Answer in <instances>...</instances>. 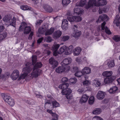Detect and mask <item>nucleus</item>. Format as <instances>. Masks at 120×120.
I'll return each instance as SVG.
<instances>
[{"label":"nucleus","mask_w":120,"mask_h":120,"mask_svg":"<svg viewBox=\"0 0 120 120\" xmlns=\"http://www.w3.org/2000/svg\"><path fill=\"white\" fill-rule=\"evenodd\" d=\"M31 62H28L26 64V67L23 68L22 70L23 73L19 78V80L24 79L28 73L31 71L32 70V68L31 67Z\"/></svg>","instance_id":"f257e3e1"},{"label":"nucleus","mask_w":120,"mask_h":120,"mask_svg":"<svg viewBox=\"0 0 120 120\" xmlns=\"http://www.w3.org/2000/svg\"><path fill=\"white\" fill-rule=\"evenodd\" d=\"M3 21L9 25L15 27L16 23V18L15 17L11 19V17L9 15H6L3 18Z\"/></svg>","instance_id":"f03ea898"},{"label":"nucleus","mask_w":120,"mask_h":120,"mask_svg":"<svg viewBox=\"0 0 120 120\" xmlns=\"http://www.w3.org/2000/svg\"><path fill=\"white\" fill-rule=\"evenodd\" d=\"M70 67L69 66H59L56 69V71L58 73H61L64 72H68L70 70Z\"/></svg>","instance_id":"7ed1b4c3"},{"label":"nucleus","mask_w":120,"mask_h":120,"mask_svg":"<svg viewBox=\"0 0 120 120\" xmlns=\"http://www.w3.org/2000/svg\"><path fill=\"white\" fill-rule=\"evenodd\" d=\"M78 26L76 25H74L73 26V29L74 32L72 35L75 38L79 37L81 34V32L77 30Z\"/></svg>","instance_id":"20e7f679"},{"label":"nucleus","mask_w":120,"mask_h":120,"mask_svg":"<svg viewBox=\"0 0 120 120\" xmlns=\"http://www.w3.org/2000/svg\"><path fill=\"white\" fill-rule=\"evenodd\" d=\"M4 99L5 102L10 105L13 106L14 105L15 102L14 100L9 96L5 95L4 98Z\"/></svg>","instance_id":"39448f33"},{"label":"nucleus","mask_w":120,"mask_h":120,"mask_svg":"<svg viewBox=\"0 0 120 120\" xmlns=\"http://www.w3.org/2000/svg\"><path fill=\"white\" fill-rule=\"evenodd\" d=\"M72 90L70 89H68L67 90H63L61 93L63 95H65L67 98L68 99H71L72 98V96L71 94L72 92Z\"/></svg>","instance_id":"423d86ee"},{"label":"nucleus","mask_w":120,"mask_h":120,"mask_svg":"<svg viewBox=\"0 0 120 120\" xmlns=\"http://www.w3.org/2000/svg\"><path fill=\"white\" fill-rule=\"evenodd\" d=\"M39 71V69H36L33 68V71L31 74H29L30 76L32 78L37 77L40 74Z\"/></svg>","instance_id":"0eeeda50"},{"label":"nucleus","mask_w":120,"mask_h":120,"mask_svg":"<svg viewBox=\"0 0 120 120\" xmlns=\"http://www.w3.org/2000/svg\"><path fill=\"white\" fill-rule=\"evenodd\" d=\"M72 61V59L71 57H68L64 59L61 64L62 66H68V65L71 64Z\"/></svg>","instance_id":"6e6552de"},{"label":"nucleus","mask_w":120,"mask_h":120,"mask_svg":"<svg viewBox=\"0 0 120 120\" xmlns=\"http://www.w3.org/2000/svg\"><path fill=\"white\" fill-rule=\"evenodd\" d=\"M19 75V71L17 70H14L11 75V77L13 80H16Z\"/></svg>","instance_id":"1a4fd4ad"},{"label":"nucleus","mask_w":120,"mask_h":120,"mask_svg":"<svg viewBox=\"0 0 120 120\" xmlns=\"http://www.w3.org/2000/svg\"><path fill=\"white\" fill-rule=\"evenodd\" d=\"M106 23L105 22L102 23L101 25V29L103 30H105L106 34H111L112 33L109 29L106 26H105Z\"/></svg>","instance_id":"9d476101"},{"label":"nucleus","mask_w":120,"mask_h":120,"mask_svg":"<svg viewBox=\"0 0 120 120\" xmlns=\"http://www.w3.org/2000/svg\"><path fill=\"white\" fill-rule=\"evenodd\" d=\"M97 6V3H96V0H89L87 6H86L85 8L86 9H88L90 7L93 6Z\"/></svg>","instance_id":"9b49d317"},{"label":"nucleus","mask_w":120,"mask_h":120,"mask_svg":"<svg viewBox=\"0 0 120 120\" xmlns=\"http://www.w3.org/2000/svg\"><path fill=\"white\" fill-rule=\"evenodd\" d=\"M105 93L101 91H99L96 95L97 98L99 100H102L105 97Z\"/></svg>","instance_id":"f8f14e48"},{"label":"nucleus","mask_w":120,"mask_h":120,"mask_svg":"<svg viewBox=\"0 0 120 120\" xmlns=\"http://www.w3.org/2000/svg\"><path fill=\"white\" fill-rule=\"evenodd\" d=\"M83 11L82 8H81L79 6H76L74 10V13L78 15L82 14L83 13Z\"/></svg>","instance_id":"ddd939ff"},{"label":"nucleus","mask_w":120,"mask_h":120,"mask_svg":"<svg viewBox=\"0 0 120 120\" xmlns=\"http://www.w3.org/2000/svg\"><path fill=\"white\" fill-rule=\"evenodd\" d=\"M68 22L66 19H63L62 24V27L64 30L67 29L68 27Z\"/></svg>","instance_id":"4468645a"},{"label":"nucleus","mask_w":120,"mask_h":120,"mask_svg":"<svg viewBox=\"0 0 120 120\" xmlns=\"http://www.w3.org/2000/svg\"><path fill=\"white\" fill-rule=\"evenodd\" d=\"M108 17L106 15L102 14L99 16L98 20L97 21V22H100L101 21H107L108 20Z\"/></svg>","instance_id":"2eb2a0df"},{"label":"nucleus","mask_w":120,"mask_h":120,"mask_svg":"<svg viewBox=\"0 0 120 120\" xmlns=\"http://www.w3.org/2000/svg\"><path fill=\"white\" fill-rule=\"evenodd\" d=\"M49 64L52 65L53 67H55L57 66L58 64L57 61L55 60L52 57H51L49 60Z\"/></svg>","instance_id":"dca6fc26"},{"label":"nucleus","mask_w":120,"mask_h":120,"mask_svg":"<svg viewBox=\"0 0 120 120\" xmlns=\"http://www.w3.org/2000/svg\"><path fill=\"white\" fill-rule=\"evenodd\" d=\"M69 86L68 84L67 83H64L60 84L59 86V88L62 90V91L63 90H68V89H69V88L67 89Z\"/></svg>","instance_id":"f3484780"},{"label":"nucleus","mask_w":120,"mask_h":120,"mask_svg":"<svg viewBox=\"0 0 120 120\" xmlns=\"http://www.w3.org/2000/svg\"><path fill=\"white\" fill-rule=\"evenodd\" d=\"M82 49L79 47H77L75 48L73 50V54L74 56H78L81 51Z\"/></svg>","instance_id":"a211bd4d"},{"label":"nucleus","mask_w":120,"mask_h":120,"mask_svg":"<svg viewBox=\"0 0 120 120\" xmlns=\"http://www.w3.org/2000/svg\"><path fill=\"white\" fill-rule=\"evenodd\" d=\"M45 25H43L41 27H40L38 30L39 33L41 34H44L46 31L47 30V27H46Z\"/></svg>","instance_id":"6ab92c4d"},{"label":"nucleus","mask_w":120,"mask_h":120,"mask_svg":"<svg viewBox=\"0 0 120 120\" xmlns=\"http://www.w3.org/2000/svg\"><path fill=\"white\" fill-rule=\"evenodd\" d=\"M62 32L60 30H57L54 32L53 35V38L56 39L59 38L61 35Z\"/></svg>","instance_id":"aec40b11"},{"label":"nucleus","mask_w":120,"mask_h":120,"mask_svg":"<svg viewBox=\"0 0 120 120\" xmlns=\"http://www.w3.org/2000/svg\"><path fill=\"white\" fill-rule=\"evenodd\" d=\"M88 98L89 97L86 94H84L80 99V103L81 104L85 103L87 100Z\"/></svg>","instance_id":"412c9836"},{"label":"nucleus","mask_w":120,"mask_h":120,"mask_svg":"<svg viewBox=\"0 0 120 120\" xmlns=\"http://www.w3.org/2000/svg\"><path fill=\"white\" fill-rule=\"evenodd\" d=\"M113 77L110 76L109 77H106L104 80V82L105 84H107L111 83L113 80Z\"/></svg>","instance_id":"4be33fe9"},{"label":"nucleus","mask_w":120,"mask_h":120,"mask_svg":"<svg viewBox=\"0 0 120 120\" xmlns=\"http://www.w3.org/2000/svg\"><path fill=\"white\" fill-rule=\"evenodd\" d=\"M112 72L111 71H105L103 72L102 75L103 76L107 77L112 76Z\"/></svg>","instance_id":"5701e85b"},{"label":"nucleus","mask_w":120,"mask_h":120,"mask_svg":"<svg viewBox=\"0 0 120 120\" xmlns=\"http://www.w3.org/2000/svg\"><path fill=\"white\" fill-rule=\"evenodd\" d=\"M82 71L84 75L85 74H89L91 73L90 68L89 67H85L82 70Z\"/></svg>","instance_id":"b1692460"},{"label":"nucleus","mask_w":120,"mask_h":120,"mask_svg":"<svg viewBox=\"0 0 120 120\" xmlns=\"http://www.w3.org/2000/svg\"><path fill=\"white\" fill-rule=\"evenodd\" d=\"M106 4L107 2L106 0H99L97 3V6L104 5Z\"/></svg>","instance_id":"393cba45"},{"label":"nucleus","mask_w":120,"mask_h":120,"mask_svg":"<svg viewBox=\"0 0 120 120\" xmlns=\"http://www.w3.org/2000/svg\"><path fill=\"white\" fill-rule=\"evenodd\" d=\"M101 83L100 81L98 79H94L93 81V84L95 85L97 87L100 86Z\"/></svg>","instance_id":"a878e982"},{"label":"nucleus","mask_w":120,"mask_h":120,"mask_svg":"<svg viewBox=\"0 0 120 120\" xmlns=\"http://www.w3.org/2000/svg\"><path fill=\"white\" fill-rule=\"evenodd\" d=\"M45 10L47 12L50 13L53 11L52 8L48 5H46L44 7Z\"/></svg>","instance_id":"bb28decb"},{"label":"nucleus","mask_w":120,"mask_h":120,"mask_svg":"<svg viewBox=\"0 0 120 120\" xmlns=\"http://www.w3.org/2000/svg\"><path fill=\"white\" fill-rule=\"evenodd\" d=\"M31 27L30 26H26L24 29V34H28L31 31Z\"/></svg>","instance_id":"cd10ccee"},{"label":"nucleus","mask_w":120,"mask_h":120,"mask_svg":"<svg viewBox=\"0 0 120 120\" xmlns=\"http://www.w3.org/2000/svg\"><path fill=\"white\" fill-rule=\"evenodd\" d=\"M107 64L109 68L113 67L115 65L114 60H112L110 61Z\"/></svg>","instance_id":"c85d7f7f"},{"label":"nucleus","mask_w":120,"mask_h":120,"mask_svg":"<svg viewBox=\"0 0 120 120\" xmlns=\"http://www.w3.org/2000/svg\"><path fill=\"white\" fill-rule=\"evenodd\" d=\"M54 30V28H50L49 30H48L47 28V30L46 31L45 34L46 35L51 34L53 32Z\"/></svg>","instance_id":"c756f323"},{"label":"nucleus","mask_w":120,"mask_h":120,"mask_svg":"<svg viewBox=\"0 0 120 120\" xmlns=\"http://www.w3.org/2000/svg\"><path fill=\"white\" fill-rule=\"evenodd\" d=\"M113 40L116 42L120 41V36L119 35H114L112 37Z\"/></svg>","instance_id":"7c9ffc66"},{"label":"nucleus","mask_w":120,"mask_h":120,"mask_svg":"<svg viewBox=\"0 0 120 120\" xmlns=\"http://www.w3.org/2000/svg\"><path fill=\"white\" fill-rule=\"evenodd\" d=\"M73 49V47L72 45L69 46L68 48V50L66 51L65 52V54L67 55L70 54L72 51Z\"/></svg>","instance_id":"2f4dec72"},{"label":"nucleus","mask_w":120,"mask_h":120,"mask_svg":"<svg viewBox=\"0 0 120 120\" xmlns=\"http://www.w3.org/2000/svg\"><path fill=\"white\" fill-rule=\"evenodd\" d=\"M117 89L116 87L114 86L110 88L109 90V92L110 93H114L116 92Z\"/></svg>","instance_id":"473e14b6"},{"label":"nucleus","mask_w":120,"mask_h":120,"mask_svg":"<svg viewBox=\"0 0 120 120\" xmlns=\"http://www.w3.org/2000/svg\"><path fill=\"white\" fill-rule=\"evenodd\" d=\"M66 47L65 45H64L61 47L59 51V54H61L63 53L66 50Z\"/></svg>","instance_id":"72a5a7b5"},{"label":"nucleus","mask_w":120,"mask_h":120,"mask_svg":"<svg viewBox=\"0 0 120 120\" xmlns=\"http://www.w3.org/2000/svg\"><path fill=\"white\" fill-rule=\"evenodd\" d=\"M118 16V15H116V19L114 21V22L116 23V25L117 26H118L119 25V23H120V16L117 19V18Z\"/></svg>","instance_id":"f704fd0d"},{"label":"nucleus","mask_w":120,"mask_h":120,"mask_svg":"<svg viewBox=\"0 0 120 120\" xmlns=\"http://www.w3.org/2000/svg\"><path fill=\"white\" fill-rule=\"evenodd\" d=\"M101 112V109L99 108L95 109L93 112V113L95 115L98 114H100Z\"/></svg>","instance_id":"c9c22d12"},{"label":"nucleus","mask_w":120,"mask_h":120,"mask_svg":"<svg viewBox=\"0 0 120 120\" xmlns=\"http://www.w3.org/2000/svg\"><path fill=\"white\" fill-rule=\"evenodd\" d=\"M70 0H62V4L63 6H66L70 3Z\"/></svg>","instance_id":"e433bc0d"},{"label":"nucleus","mask_w":120,"mask_h":120,"mask_svg":"<svg viewBox=\"0 0 120 120\" xmlns=\"http://www.w3.org/2000/svg\"><path fill=\"white\" fill-rule=\"evenodd\" d=\"M84 74L82 71H79V70L78 71H77L75 72V75L78 77H81L82 75H83Z\"/></svg>","instance_id":"4c0bfd02"},{"label":"nucleus","mask_w":120,"mask_h":120,"mask_svg":"<svg viewBox=\"0 0 120 120\" xmlns=\"http://www.w3.org/2000/svg\"><path fill=\"white\" fill-rule=\"evenodd\" d=\"M42 64L41 62H38L34 65V68L36 69H38L39 68H41L42 67Z\"/></svg>","instance_id":"58836bf2"},{"label":"nucleus","mask_w":120,"mask_h":120,"mask_svg":"<svg viewBox=\"0 0 120 120\" xmlns=\"http://www.w3.org/2000/svg\"><path fill=\"white\" fill-rule=\"evenodd\" d=\"M7 33L6 32H4L3 34H0V41L4 39L7 37Z\"/></svg>","instance_id":"ea45409f"},{"label":"nucleus","mask_w":120,"mask_h":120,"mask_svg":"<svg viewBox=\"0 0 120 120\" xmlns=\"http://www.w3.org/2000/svg\"><path fill=\"white\" fill-rule=\"evenodd\" d=\"M60 46V45L59 44H55L54 43V45L52 47L54 51H57Z\"/></svg>","instance_id":"a19ab883"},{"label":"nucleus","mask_w":120,"mask_h":120,"mask_svg":"<svg viewBox=\"0 0 120 120\" xmlns=\"http://www.w3.org/2000/svg\"><path fill=\"white\" fill-rule=\"evenodd\" d=\"M32 64L33 65H34L37 61V56L35 55L33 56L32 57Z\"/></svg>","instance_id":"79ce46f5"},{"label":"nucleus","mask_w":120,"mask_h":120,"mask_svg":"<svg viewBox=\"0 0 120 120\" xmlns=\"http://www.w3.org/2000/svg\"><path fill=\"white\" fill-rule=\"evenodd\" d=\"M95 99L93 96H91L90 97L89 100V103L90 104H92L93 103Z\"/></svg>","instance_id":"37998d69"},{"label":"nucleus","mask_w":120,"mask_h":120,"mask_svg":"<svg viewBox=\"0 0 120 120\" xmlns=\"http://www.w3.org/2000/svg\"><path fill=\"white\" fill-rule=\"evenodd\" d=\"M69 81L71 83L74 84L77 82V80L76 78H74L70 79L69 80Z\"/></svg>","instance_id":"c03bdc74"},{"label":"nucleus","mask_w":120,"mask_h":120,"mask_svg":"<svg viewBox=\"0 0 120 120\" xmlns=\"http://www.w3.org/2000/svg\"><path fill=\"white\" fill-rule=\"evenodd\" d=\"M43 21L41 20H38L35 22V26H38L40 25L42 22Z\"/></svg>","instance_id":"a18cd8bd"},{"label":"nucleus","mask_w":120,"mask_h":120,"mask_svg":"<svg viewBox=\"0 0 120 120\" xmlns=\"http://www.w3.org/2000/svg\"><path fill=\"white\" fill-rule=\"evenodd\" d=\"M75 16H71L69 17H68V20L70 22L75 21Z\"/></svg>","instance_id":"49530a36"},{"label":"nucleus","mask_w":120,"mask_h":120,"mask_svg":"<svg viewBox=\"0 0 120 120\" xmlns=\"http://www.w3.org/2000/svg\"><path fill=\"white\" fill-rule=\"evenodd\" d=\"M75 22H79L81 21L82 18L79 16H75Z\"/></svg>","instance_id":"de8ad7c7"},{"label":"nucleus","mask_w":120,"mask_h":120,"mask_svg":"<svg viewBox=\"0 0 120 120\" xmlns=\"http://www.w3.org/2000/svg\"><path fill=\"white\" fill-rule=\"evenodd\" d=\"M69 37L68 35H65L63 36L62 38V41H65L68 40L69 38Z\"/></svg>","instance_id":"09e8293b"},{"label":"nucleus","mask_w":120,"mask_h":120,"mask_svg":"<svg viewBox=\"0 0 120 120\" xmlns=\"http://www.w3.org/2000/svg\"><path fill=\"white\" fill-rule=\"evenodd\" d=\"M52 105L53 107H56L59 106V104L56 101H53L52 102Z\"/></svg>","instance_id":"8fccbe9b"},{"label":"nucleus","mask_w":120,"mask_h":120,"mask_svg":"<svg viewBox=\"0 0 120 120\" xmlns=\"http://www.w3.org/2000/svg\"><path fill=\"white\" fill-rule=\"evenodd\" d=\"M86 0H81L79 3V6H83L86 3Z\"/></svg>","instance_id":"3c124183"},{"label":"nucleus","mask_w":120,"mask_h":120,"mask_svg":"<svg viewBox=\"0 0 120 120\" xmlns=\"http://www.w3.org/2000/svg\"><path fill=\"white\" fill-rule=\"evenodd\" d=\"M20 8L21 9L24 10H27L29 9L28 7L26 5L21 6L20 7Z\"/></svg>","instance_id":"603ef678"},{"label":"nucleus","mask_w":120,"mask_h":120,"mask_svg":"<svg viewBox=\"0 0 120 120\" xmlns=\"http://www.w3.org/2000/svg\"><path fill=\"white\" fill-rule=\"evenodd\" d=\"M78 70V68L76 66L73 67L71 69V71L73 72H76Z\"/></svg>","instance_id":"864d4df0"},{"label":"nucleus","mask_w":120,"mask_h":120,"mask_svg":"<svg viewBox=\"0 0 120 120\" xmlns=\"http://www.w3.org/2000/svg\"><path fill=\"white\" fill-rule=\"evenodd\" d=\"M52 116L53 118V119H54L57 120L58 117V116L55 113H52Z\"/></svg>","instance_id":"5fc2aeb1"},{"label":"nucleus","mask_w":120,"mask_h":120,"mask_svg":"<svg viewBox=\"0 0 120 120\" xmlns=\"http://www.w3.org/2000/svg\"><path fill=\"white\" fill-rule=\"evenodd\" d=\"M106 9L105 8L102 9L100 8L99 10V14L103 13L105 12Z\"/></svg>","instance_id":"6e6d98bb"},{"label":"nucleus","mask_w":120,"mask_h":120,"mask_svg":"<svg viewBox=\"0 0 120 120\" xmlns=\"http://www.w3.org/2000/svg\"><path fill=\"white\" fill-rule=\"evenodd\" d=\"M92 120H103L100 117L96 116L93 117Z\"/></svg>","instance_id":"4d7b16f0"},{"label":"nucleus","mask_w":120,"mask_h":120,"mask_svg":"<svg viewBox=\"0 0 120 120\" xmlns=\"http://www.w3.org/2000/svg\"><path fill=\"white\" fill-rule=\"evenodd\" d=\"M91 83L90 81L88 80H86L83 82V84L84 85L87 86L90 85Z\"/></svg>","instance_id":"13d9d810"},{"label":"nucleus","mask_w":120,"mask_h":120,"mask_svg":"<svg viewBox=\"0 0 120 120\" xmlns=\"http://www.w3.org/2000/svg\"><path fill=\"white\" fill-rule=\"evenodd\" d=\"M45 38L47 40L46 41L49 42H51L52 40L50 36H48L46 37Z\"/></svg>","instance_id":"bf43d9fd"},{"label":"nucleus","mask_w":120,"mask_h":120,"mask_svg":"<svg viewBox=\"0 0 120 120\" xmlns=\"http://www.w3.org/2000/svg\"><path fill=\"white\" fill-rule=\"evenodd\" d=\"M66 16L67 19H68V17H69L71 16V12L70 11H68L67 12L66 14Z\"/></svg>","instance_id":"052dcab7"},{"label":"nucleus","mask_w":120,"mask_h":120,"mask_svg":"<svg viewBox=\"0 0 120 120\" xmlns=\"http://www.w3.org/2000/svg\"><path fill=\"white\" fill-rule=\"evenodd\" d=\"M68 79L67 77H64L61 80L62 81L64 82H66L68 80Z\"/></svg>","instance_id":"680f3d73"},{"label":"nucleus","mask_w":120,"mask_h":120,"mask_svg":"<svg viewBox=\"0 0 120 120\" xmlns=\"http://www.w3.org/2000/svg\"><path fill=\"white\" fill-rule=\"evenodd\" d=\"M33 34V32H31L29 37L28 39H29L30 40H31L32 38V37Z\"/></svg>","instance_id":"e2e57ef3"},{"label":"nucleus","mask_w":120,"mask_h":120,"mask_svg":"<svg viewBox=\"0 0 120 120\" xmlns=\"http://www.w3.org/2000/svg\"><path fill=\"white\" fill-rule=\"evenodd\" d=\"M26 25V22H23L21 23L20 26H21L22 27H24V28H25V26Z\"/></svg>","instance_id":"0e129e2a"},{"label":"nucleus","mask_w":120,"mask_h":120,"mask_svg":"<svg viewBox=\"0 0 120 120\" xmlns=\"http://www.w3.org/2000/svg\"><path fill=\"white\" fill-rule=\"evenodd\" d=\"M4 28L3 26H0V33L3 31Z\"/></svg>","instance_id":"69168bd1"},{"label":"nucleus","mask_w":120,"mask_h":120,"mask_svg":"<svg viewBox=\"0 0 120 120\" xmlns=\"http://www.w3.org/2000/svg\"><path fill=\"white\" fill-rule=\"evenodd\" d=\"M43 38H44L43 37H41L37 41L38 43H40L41 42L42 40H43Z\"/></svg>","instance_id":"338daca9"},{"label":"nucleus","mask_w":120,"mask_h":120,"mask_svg":"<svg viewBox=\"0 0 120 120\" xmlns=\"http://www.w3.org/2000/svg\"><path fill=\"white\" fill-rule=\"evenodd\" d=\"M53 55L54 56L56 57H58V53L57 52V51H54L53 52Z\"/></svg>","instance_id":"774afa93"}]
</instances>
